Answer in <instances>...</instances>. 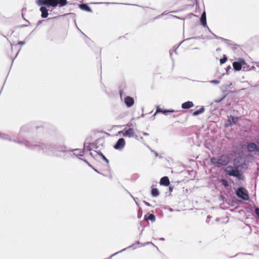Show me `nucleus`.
<instances>
[{"label": "nucleus", "instance_id": "bf43d9fd", "mask_svg": "<svg viewBox=\"0 0 259 259\" xmlns=\"http://www.w3.org/2000/svg\"><path fill=\"white\" fill-rule=\"evenodd\" d=\"M225 98V97H224L223 98H222L221 100H220L219 101H218V102H220L222 100H223L224 99V98Z\"/></svg>", "mask_w": 259, "mask_h": 259}, {"label": "nucleus", "instance_id": "20e7f679", "mask_svg": "<svg viewBox=\"0 0 259 259\" xmlns=\"http://www.w3.org/2000/svg\"><path fill=\"white\" fill-rule=\"evenodd\" d=\"M229 161V156L226 154L221 155L218 157H213L210 158L211 163L218 168L227 165Z\"/></svg>", "mask_w": 259, "mask_h": 259}, {"label": "nucleus", "instance_id": "9d476101", "mask_svg": "<svg viewBox=\"0 0 259 259\" xmlns=\"http://www.w3.org/2000/svg\"><path fill=\"white\" fill-rule=\"evenodd\" d=\"M125 145V140L122 138H120L117 140V141L114 144V145L113 146V147L114 149H115L116 150H120L124 147Z\"/></svg>", "mask_w": 259, "mask_h": 259}, {"label": "nucleus", "instance_id": "a19ab883", "mask_svg": "<svg viewBox=\"0 0 259 259\" xmlns=\"http://www.w3.org/2000/svg\"><path fill=\"white\" fill-rule=\"evenodd\" d=\"M189 18H191L192 16H196V15H194L193 13H190L188 15Z\"/></svg>", "mask_w": 259, "mask_h": 259}, {"label": "nucleus", "instance_id": "a211bd4d", "mask_svg": "<svg viewBox=\"0 0 259 259\" xmlns=\"http://www.w3.org/2000/svg\"><path fill=\"white\" fill-rule=\"evenodd\" d=\"M78 7L82 10L88 12H92V10L91 8L88 6L87 4L82 3L81 4L78 5Z\"/></svg>", "mask_w": 259, "mask_h": 259}, {"label": "nucleus", "instance_id": "37998d69", "mask_svg": "<svg viewBox=\"0 0 259 259\" xmlns=\"http://www.w3.org/2000/svg\"><path fill=\"white\" fill-rule=\"evenodd\" d=\"M169 55H170V56L171 57V59H172V61H174V59L173 58H172V52L170 51H169Z\"/></svg>", "mask_w": 259, "mask_h": 259}, {"label": "nucleus", "instance_id": "603ef678", "mask_svg": "<svg viewBox=\"0 0 259 259\" xmlns=\"http://www.w3.org/2000/svg\"><path fill=\"white\" fill-rule=\"evenodd\" d=\"M90 154L93 157V158H95V155H94L93 154V153L92 152H90Z\"/></svg>", "mask_w": 259, "mask_h": 259}, {"label": "nucleus", "instance_id": "13d9d810", "mask_svg": "<svg viewBox=\"0 0 259 259\" xmlns=\"http://www.w3.org/2000/svg\"><path fill=\"white\" fill-rule=\"evenodd\" d=\"M169 210L170 211H173V209H172V208H169Z\"/></svg>", "mask_w": 259, "mask_h": 259}, {"label": "nucleus", "instance_id": "79ce46f5", "mask_svg": "<svg viewBox=\"0 0 259 259\" xmlns=\"http://www.w3.org/2000/svg\"><path fill=\"white\" fill-rule=\"evenodd\" d=\"M151 152L154 153L155 156H159L158 154L156 152L154 151V150H151Z\"/></svg>", "mask_w": 259, "mask_h": 259}, {"label": "nucleus", "instance_id": "aec40b11", "mask_svg": "<svg viewBox=\"0 0 259 259\" xmlns=\"http://www.w3.org/2000/svg\"><path fill=\"white\" fill-rule=\"evenodd\" d=\"M205 110L204 107L203 106L201 107L199 109L193 112L192 115L194 116H196L200 114H202L204 112Z\"/></svg>", "mask_w": 259, "mask_h": 259}, {"label": "nucleus", "instance_id": "e433bc0d", "mask_svg": "<svg viewBox=\"0 0 259 259\" xmlns=\"http://www.w3.org/2000/svg\"><path fill=\"white\" fill-rule=\"evenodd\" d=\"M134 245L135 244H137V245H140V246H144L146 245V244L141 243L139 241H137L136 243H134Z\"/></svg>", "mask_w": 259, "mask_h": 259}, {"label": "nucleus", "instance_id": "4d7b16f0", "mask_svg": "<svg viewBox=\"0 0 259 259\" xmlns=\"http://www.w3.org/2000/svg\"><path fill=\"white\" fill-rule=\"evenodd\" d=\"M143 229H142L139 234L140 236H141L142 235V232H143Z\"/></svg>", "mask_w": 259, "mask_h": 259}, {"label": "nucleus", "instance_id": "a18cd8bd", "mask_svg": "<svg viewBox=\"0 0 259 259\" xmlns=\"http://www.w3.org/2000/svg\"><path fill=\"white\" fill-rule=\"evenodd\" d=\"M211 218V217L210 216H209V215H208V216H207V219H206V222H207V223H208V221H208V219H210Z\"/></svg>", "mask_w": 259, "mask_h": 259}, {"label": "nucleus", "instance_id": "69168bd1", "mask_svg": "<svg viewBox=\"0 0 259 259\" xmlns=\"http://www.w3.org/2000/svg\"><path fill=\"white\" fill-rule=\"evenodd\" d=\"M156 114H157V113H156V112H155V113L154 114V115H153V117H154V116L156 115Z\"/></svg>", "mask_w": 259, "mask_h": 259}, {"label": "nucleus", "instance_id": "39448f33", "mask_svg": "<svg viewBox=\"0 0 259 259\" xmlns=\"http://www.w3.org/2000/svg\"><path fill=\"white\" fill-rule=\"evenodd\" d=\"M104 148V140L102 138H99L93 143H89V145L87 146V150L89 151L92 150L101 151Z\"/></svg>", "mask_w": 259, "mask_h": 259}, {"label": "nucleus", "instance_id": "473e14b6", "mask_svg": "<svg viewBox=\"0 0 259 259\" xmlns=\"http://www.w3.org/2000/svg\"><path fill=\"white\" fill-rule=\"evenodd\" d=\"M208 29L209 30V31L214 36V37L216 39H221V38H223V37H220V36H218L217 35H216L215 34H214V33H213L209 29V28H208Z\"/></svg>", "mask_w": 259, "mask_h": 259}, {"label": "nucleus", "instance_id": "338daca9", "mask_svg": "<svg viewBox=\"0 0 259 259\" xmlns=\"http://www.w3.org/2000/svg\"><path fill=\"white\" fill-rule=\"evenodd\" d=\"M141 117H144V114H142L141 115Z\"/></svg>", "mask_w": 259, "mask_h": 259}, {"label": "nucleus", "instance_id": "0eeeda50", "mask_svg": "<svg viewBox=\"0 0 259 259\" xmlns=\"http://www.w3.org/2000/svg\"><path fill=\"white\" fill-rule=\"evenodd\" d=\"M227 174L230 176L237 178L239 180H243L244 176L241 171L236 167H232L231 168L227 171Z\"/></svg>", "mask_w": 259, "mask_h": 259}, {"label": "nucleus", "instance_id": "0e129e2a", "mask_svg": "<svg viewBox=\"0 0 259 259\" xmlns=\"http://www.w3.org/2000/svg\"><path fill=\"white\" fill-rule=\"evenodd\" d=\"M198 5L197 0H196V5Z\"/></svg>", "mask_w": 259, "mask_h": 259}, {"label": "nucleus", "instance_id": "f257e3e1", "mask_svg": "<svg viewBox=\"0 0 259 259\" xmlns=\"http://www.w3.org/2000/svg\"><path fill=\"white\" fill-rule=\"evenodd\" d=\"M65 137L58 132H53L51 135L50 142L46 143L43 154L47 155L53 156L57 157H61L60 153H63L64 159L71 158V152L80 150L79 149H69L65 145Z\"/></svg>", "mask_w": 259, "mask_h": 259}, {"label": "nucleus", "instance_id": "4c0bfd02", "mask_svg": "<svg viewBox=\"0 0 259 259\" xmlns=\"http://www.w3.org/2000/svg\"><path fill=\"white\" fill-rule=\"evenodd\" d=\"M124 128L122 131L118 132L117 135L123 136V134H124Z\"/></svg>", "mask_w": 259, "mask_h": 259}, {"label": "nucleus", "instance_id": "393cba45", "mask_svg": "<svg viewBox=\"0 0 259 259\" xmlns=\"http://www.w3.org/2000/svg\"><path fill=\"white\" fill-rule=\"evenodd\" d=\"M151 195L153 197H156L159 195V192L157 188H152L151 190Z\"/></svg>", "mask_w": 259, "mask_h": 259}, {"label": "nucleus", "instance_id": "7ed1b4c3", "mask_svg": "<svg viewBox=\"0 0 259 259\" xmlns=\"http://www.w3.org/2000/svg\"><path fill=\"white\" fill-rule=\"evenodd\" d=\"M12 142L21 145H24L26 148L43 153L45 144L37 141H29L26 140L13 139Z\"/></svg>", "mask_w": 259, "mask_h": 259}, {"label": "nucleus", "instance_id": "c9c22d12", "mask_svg": "<svg viewBox=\"0 0 259 259\" xmlns=\"http://www.w3.org/2000/svg\"><path fill=\"white\" fill-rule=\"evenodd\" d=\"M94 4H117V3H95Z\"/></svg>", "mask_w": 259, "mask_h": 259}, {"label": "nucleus", "instance_id": "774afa93", "mask_svg": "<svg viewBox=\"0 0 259 259\" xmlns=\"http://www.w3.org/2000/svg\"><path fill=\"white\" fill-rule=\"evenodd\" d=\"M135 138H136V139H138V136H135Z\"/></svg>", "mask_w": 259, "mask_h": 259}, {"label": "nucleus", "instance_id": "f704fd0d", "mask_svg": "<svg viewBox=\"0 0 259 259\" xmlns=\"http://www.w3.org/2000/svg\"><path fill=\"white\" fill-rule=\"evenodd\" d=\"M254 212H255L256 215L259 218V208L255 207L254 209Z\"/></svg>", "mask_w": 259, "mask_h": 259}, {"label": "nucleus", "instance_id": "6e6d98bb", "mask_svg": "<svg viewBox=\"0 0 259 259\" xmlns=\"http://www.w3.org/2000/svg\"><path fill=\"white\" fill-rule=\"evenodd\" d=\"M77 158H78L79 159L81 160H82V161H83V160L84 159H83L82 158H80V157H79V156H78V157H77Z\"/></svg>", "mask_w": 259, "mask_h": 259}, {"label": "nucleus", "instance_id": "e2e57ef3", "mask_svg": "<svg viewBox=\"0 0 259 259\" xmlns=\"http://www.w3.org/2000/svg\"><path fill=\"white\" fill-rule=\"evenodd\" d=\"M169 189L170 191H172V188H171L170 187H169Z\"/></svg>", "mask_w": 259, "mask_h": 259}, {"label": "nucleus", "instance_id": "bb28decb", "mask_svg": "<svg viewBox=\"0 0 259 259\" xmlns=\"http://www.w3.org/2000/svg\"><path fill=\"white\" fill-rule=\"evenodd\" d=\"M134 246V244H132L131 245H130V246H129L127 247L126 248H124V249H123L121 250L120 251H118V252H116V253H114V254H112V255L109 257V258H111V257H112L113 256H115V255H117V254H118V253H121V252H123V251H125L126 249H127V248H131V247H133Z\"/></svg>", "mask_w": 259, "mask_h": 259}, {"label": "nucleus", "instance_id": "ea45409f", "mask_svg": "<svg viewBox=\"0 0 259 259\" xmlns=\"http://www.w3.org/2000/svg\"><path fill=\"white\" fill-rule=\"evenodd\" d=\"M25 44V41H19L18 42V44L20 45H23Z\"/></svg>", "mask_w": 259, "mask_h": 259}, {"label": "nucleus", "instance_id": "5701e85b", "mask_svg": "<svg viewBox=\"0 0 259 259\" xmlns=\"http://www.w3.org/2000/svg\"><path fill=\"white\" fill-rule=\"evenodd\" d=\"M83 155V150L80 151L79 153H76L75 152H71L70 154L71 158H74V157L82 156Z\"/></svg>", "mask_w": 259, "mask_h": 259}, {"label": "nucleus", "instance_id": "680f3d73", "mask_svg": "<svg viewBox=\"0 0 259 259\" xmlns=\"http://www.w3.org/2000/svg\"><path fill=\"white\" fill-rule=\"evenodd\" d=\"M257 144L259 145V138L258 139L257 141Z\"/></svg>", "mask_w": 259, "mask_h": 259}, {"label": "nucleus", "instance_id": "6ab92c4d", "mask_svg": "<svg viewBox=\"0 0 259 259\" xmlns=\"http://www.w3.org/2000/svg\"><path fill=\"white\" fill-rule=\"evenodd\" d=\"M193 103L192 101H189L185 102L182 104V108L183 109H188L191 107H193Z\"/></svg>", "mask_w": 259, "mask_h": 259}, {"label": "nucleus", "instance_id": "412c9836", "mask_svg": "<svg viewBox=\"0 0 259 259\" xmlns=\"http://www.w3.org/2000/svg\"><path fill=\"white\" fill-rule=\"evenodd\" d=\"M144 219L145 220H150L151 221L153 222L155 221V216L154 215V214L150 213L149 214L148 217L147 216V215H145L144 216Z\"/></svg>", "mask_w": 259, "mask_h": 259}, {"label": "nucleus", "instance_id": "a878e982", "mask_svg": "<svg viewBox=\"0 0 259 259\" xmlns=\"http://www.w3.org/2000/svg\"><path fill=\"white\" fill-rule=\"evenodd\" d=\"M96 152H97V154L100 155L101 158L104 160L107 163H109V160L105 157V156L101 152L99 151H96Z\"/></svg>", "mask_w": 259, "mask_h": 259}, {"label": "nucleus", "instance_id": "3c124183", "mask_svg": "<svg viewBox=\"0 0 259 259\" xmlns=\"http://www.w3.org/2000/svg\"><path fill=\"white\" fill-rule=\"evenodd\" d=\"M42 20H40V21H38L37 25H38L42 23Z\"/></svg>", "mask_w": 259, "mask_h": 259}, {"label": "nucleus", "instance_id": "1a4fd4ad", "mask_svg": "<svg viewBox=\"0 0 259 259\" xmlns=\"http://www.w3.org/2000/svg\"><path fill=\"white\" fill-rule=\"evenodd\" d=\"M247 149L248 152H255L259 155V147L255 143H248L247 144Z\"/></svg>", "mask_w": 259, "mask_h": 259}, {"label": "nucleus", "instance_id": "b1692460", "mask_svg": "<svg viewBox=\"0 0 259 259\" xmlns=\"http://www.w3.org/2000/svg\"><path fill=\"white\" fill-rule=\"evenodd\" d=\"M204 39L203 38V35H201V36H194V37H190V38H187L186 39H184L183 41H182V42H181L180 44L175 49V53H176V51H177V49H178V48L179 47V46L185 40H189V39Z\"/></svg>", "mask_w": 259, "mask_h": 259}, {"label": "nucleus", "instance_id": "09e8293b", "mask_svg": "<svg viewBox=\"0 0 259 259\" xmlns=\"http://www.w3.org/2000/svg\"><path fill=\"white\" fill-rule=\"evenodd\" d=\"M143 135L144 136H148V135H149V134H148V133H143Z\"/></svg>", "mask_w": 259, "mask_h": 259}, {"label": "nucleus", "instance_id": "58836bf2", "mask_svg": "<svg viewBox=\"0 0 259 259\" xmlns=\"http://www.w3.org/2000/svg\"><path fill=\"white\" fill-rule=\"evenodd\" d=\"M143 203L147 206H151V204L146 201H143Z\"/></svg>", "mask_w": 259, "mask_h": 259}, {"label": "nucleus", "instance_id": "6e6552de", "mask_svg": "<svg viewBox=\"0 0 259 259\" xmlns=\"http://www.w3.org/2000/svg\"><path fill=\"white\" fill-rule=\"evenodd\" d=\"M238 117H235L232 115L228 116V120L225 124V127H228L232 126L233 124H236L238 121Z\"/></svg>", "mask_w": 259, "mask_h": 259}, {"label": "nucleus", "instance_id": "052dcab7", "mask_svg": "<svg viewBox=\"0 0 259 259\" xmlns=\"http://www.w3.org/2000/svg\"><path fill=\"white\" fill-rule=\"evenodd\" d=\"M160 240H164V238H160Z\"/></svg>", "mask_w": 259, "mask_h": 259}, {"label": "nucleus", "instance_id": "f8f14e48", "mask_svg": "<svg viewBox=\"0 0 259 259\" xmlns=\"http://www.w3.org/2000/svg\"><path fill=\"white\" fill-rule=\"evenodd\" d=\"M124 103L126 107L130 108L134 105L135 101L133 98L130 96H126L124 98Z\"/></svg>", "mask_w": 259, "mask_h": 259}, {"label": "nucleus", "instance_id": "2eb2a0df", "mask_svg": "<svg viewBox=\"0 0 259 259\" xmlns=\"http://www.w3.org/2000/svg\"><path fill=\"white\" fill-rule=\"evenodd\" d=\"M175 110L173 109H163L160 108L159 106L156 107V113H162L165 115H167L169 113H173Z\"/></svg>", "mask_w": 259, "mask_h": 259}, {"label": "nucleus", "instance_id": "cd10ccee", "mask_svg": "<svg viewBox=\"0 0 259 259\" xmlns=\"http://www.w3.org/2000/svg\"><path fill=\"white\" fill-rule=\"evenodd\" d=\"M242 68L243 71H246L250 70L249 66L245 62L244 60L243 65L242 66Z\"/></svg>", "mask_w": 259, "mask_h": 259}, {"label": "nucleus", "instance_id": "2f4dec72", "mask_svg": "<svg viewBox=\"0 0 259 259\" xmlns=\"http://www.w3.org/2000/svg\"><path fill=\"white\" fill-rule=\"evenodd\" d=\"M209 82L210 83H213V84H219L220 83V80L214 79V80H211L209 81Z\"/></svg>", "mask_w": 259, "mask_h": 259}, {"label": "nucleus", "instance_id": "4468645a", "mask_svg": "<svg viewBox=\"0 0 259 259\" xmlns=\"http://www.w3.org/2000/svg\"><path fill=\"white\" fill-rule=\"evenodd\" d=\"M221 40L227 45L228 46L230 47L233 50H236L239 47L238 45L234 44L232 41L229 39L223 38H221Z\"/></svg>", "mask_w": 259, "mask_h": 259}, {"label": "nucleus", "instance_id": "c03bdc74", "mask_svg": "<svg viewBox=\"0 0 259 259\" xmlns=\"http://www.w3.org/2000/svg\"><path fill=\"white\" fill-rule=\"evenodd\" d=\"M230 68H231L230 66H229L228 67H227L226 68V71H227V73H228V70H229Z\"/></svg>", "mask_w": 259, "mask_h": 259}, {"label": "nucleus", "instance_id": "9b49d317", "mask_svg": "<svg viewBox=\"0 0 259 259\" xmlns=\"http://www.w3.org/2000/svg\"><path fill=\"white\" fill-rule=\"evenodd\" d=\"M244 63V60L240 58L238 61H235L233 63V67L235 71H240Z\"/></svg>", "mask_w": 259, "mask_h": 259}, {"label": "nucleus", "instance_id": "f03ea898", "mask_svg": "<svg viewBox=\"0 0 259 259\" xmlns=\"http://www.w3.org/2000/svg\"><path fill=\"white\" fill-rule=\"evenodd\" d=\"M36 4L38 6H41L40 11L41 12V17L42 18H46L49 15L48 7H52L56 8L57 6L63 7L67 5V0H37Z\"/></svg>", "mask_w": 259, "mask_h": 259}, {"label": "nucleus", "instance_id": "72a5a7b5", "mask_svg": "<svg viewBox=\"0 0 259 259\" xmlns=\"http://www.w3.org/2000/svg\"><path fill=\"white\" fill-rule=\"evenodd\" d=\"M25 126H23L21 128L20 130V132H19V137L20 138H22V132L24 130V128H25Z\"/></svg>", "mask_w": 259, "mask_h": 259}, {"label": "nucleus", "instance_id": "c85d7f7f", "mask_svg": "<svg viewBox=\"0 0 259 259\" xmlns=\"http://www.w3.org/2000/svg\"><path fill=\"white\" fill-rule=\"evenodd\" d=\"M83 161L86 163L90 167H91L92 168H93L95 171H96L97 172L99 173V174H100L103 176H105L103 174H101L100 173L97 169H96L95 168H94L92 165H91L89 162L86 160V159H84L83 160Z\"/></svg>", "mask_w": 259, "mask_h": 259}, {"label": "nucleus", "instance_id": "4be33fe9", "mask_svg": "<svg viewBox=\"0 0 259 259\" xmlns=\"http://www.w3.org/2000/svg\"><path fill=\"white\" fill-rule=\"evenodd\" d=\"M0 138L4 140H8L9 141L12 142L13 139H11L8 134H3L0 133Z\"/></svg>", "mask_w": 259, "mask_h": 259}, {"label": "nucleus", "instance_id": "ddd939ff", "mask_svg": "<svg viewBox=\"0 0 259 259\" xmlns=\"http://www.w3.org/2000/svg\"><path fill=\"white\" fill-rule=\"evenodd\" d=\"M123 136L125 137L132 138L134 137V130L133 128H129L128 129L124 128V132L123 134Z\"/></svg>", "mask_w": 259, "mask_h": 259}, {"label": "nucleus", "instance_id": "5fc2aeb1", "mask_svg": "<svg viewBox=\"0 0 259 259\" xmlns=\"http://www.w3.org/2000/svg\"><path fill=\"white\" fill-rule=\"evenodd\" d=\"M174 17H175V18H177V19H183L182 18H180V17H177V16H175Z\"/></svg>", "mask_w": 259, "mask_h": 259}, {"label": "nucleus", "instance_id": "864d4df0", "mask_svg": "<svg viewBox=\"0 0 259 259\" xmlns=\"http://www.w3.org/2000/svg\"><path fill=\"white\" fill-rule=\"evenodd\" d=\"M28 26V25H22L20 26V27H26V26Z\"/></svg>", "mask_w": 259, "mask_h": 259}, {"label": "nucleus", "instance_id": "dca6fc26", "mask_svg": "<svg viewBox=\"0 0 259 259\" xmlns=\"http://www.w3.org/2000/svg\"><path fill=\"white\" fill-rule=\"evenodd\" d=\"M200 23L203 27H207V28H208L207 25V22H206V13L205 11H204L200 17Z\"/></svg>", "mask_w": 259, "mask_h": 259}, {"label": "nucleus", "instance_id": "423d86ee", "mask_svg": "<svg viewBox=\"0 0 259 259\" xmlns=\"http://www.w3.org/2000/svg\"><path fill=\"white\" fill-rule=\"evenodd\" d=\"M236 196L244 201L249 199V194L247 190L243 187H239L235 191Z\"/></svg>", "mask_w": 259, "mask_h": 259}, {"label": "nucleus", "instance_id": "49530a36", "mask_svg": "<svg viewBox=\"0 0 259 259\" xmlns=\"http://www.w3.org/2000/svg\"><path fill=\"white\" fill-rule=\"evenodd\" d=\"M18 54V52L16 54V55H15V57H14V58H13V59H12V63L13 62V61H14V60L15 58H16V57L17 56Z\"/></svg>", "mask_w": 259, "mask_h": 259}, {"label": "nucleus", "instance_id": "8fccbe9b", "mask_svg": "<svg viewBox=\"0 0 259 259\" xmlns=\"http://www.w3.org/2000/svg\"><path fill=\"white\" fill-rule=\"evenodd\" d=\"M145 244H146V245H148V244H153L154 246H155V245H154L152 242H148L146 243Z\"/></svg>", "mask_w": 259, "mask_h": 259}, {"label": "nucleus", "instance_id": "f3484780", "mask_svg": "<svg viewBox=\"0 0 259 259\" xmlns=\"http://www.w3.org/2000/svg\"><path fill=\"white\" fill-rule=\"evenodd\" d=\"M170 184L168 178L166 176L163 177L160 180V185L161 186H168Z\"/></svg>", "mask_w": 259, "mask_h": 259}, {"label": "nucleus", "instance_id": "c756f323", "mask_svg": "<svg viewBox=\"0 0 259 259\" xmlns=\"http://www.w3.org/2000/svg\"><path fill=\"white\" fill-rule=\"evenodd\" d=\"M228 60V58L226 55H224L223 57L221 58L220 60V62L221 64H224Z\"/></svg>", "mask_w": 259, "mask_h": 259}, {"label": "nucleus", "instance_id": "7c9ffc66", "mask_svg": "<svg viewBox=\"0 0 259 259\" xmlns=\"http://www.w3.org/2000/svg\"><path fill=\"white\" fill-rule=\"evenodd\" d=\"M221 183L225 187H227L229 186L228 181L225 179H222L221 180Z\"/></svg>", "mask_w": 259, "mask_h": 259}, {"label": "nucleus", "instance_id": "de8ad7c7", "mask_svg": "<svg viewBox=\"0 0 259 259\" xmlns=\"http://www.w3.org/2000/svg\"><path fill=\"white\" fill-rule=\"evenodd\" d=\"M125 5H133V6H138V7H141L139 5H135V4H126Z\"/></svg>", "mask_w": 259, "mask_h": 259}]
</instances>
